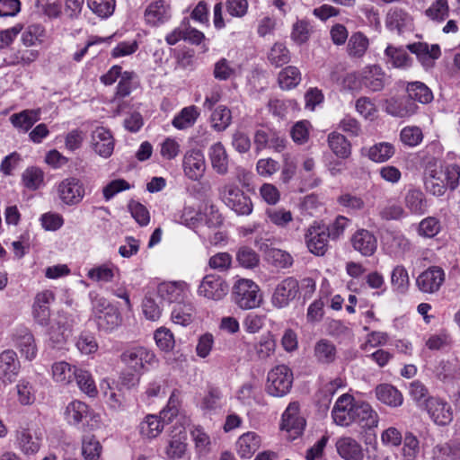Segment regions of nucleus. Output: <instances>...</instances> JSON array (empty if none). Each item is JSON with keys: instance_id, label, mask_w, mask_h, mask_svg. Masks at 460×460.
<instances>
[{"instance_id": "obj_1", "label": "nucleus", "mask_w": 460, "mask_h": 460, "mask_svg": "<svg viewBox=\"0 0 460 460\" xmlns=\"http://www.w3.org/2000/svg\"><path fill=\"white\" fill-rule=\"evenodd\" d=\"M460 166L448 164L445 167L429 164L425 172L424 184L427 191L434 196L440 197L447 189L455 190L459 184Z\"/></svg>"}, {"instance_id": "obj_2", "label": "nucleus", "mask_w": 460, "mask_h": 460, "mask_svg": "<svg viewBox=\"0 0 460 460\" xmlns=\"http://www.w3.org/2000/svg\"><path fill=\"white\" fill-rule=\"evenodd\" d=\"M345 82L350 89L366 88L369 92H380L389 84V76L378 65L365 66L362 70L347 75Z\"/></svg>"}, {"instance_id": "obj_3", "label": "nucleus", "mask_w": 460, "mask_h": 460, "mask_svg": "<svg viewBox=\"0 0 460 460\" xmlns=\"http://www.w3.org/2000/svg\"><path fill=\"white\" fill-rule=\"evenodd\" d=\"M217 196L226 207L239 216H248L252 212L251 198L233 181H224L217 188Z\"/></svg>"}, {"instance_id": "obj_4", "label": "nucleus", "mask_w": 460, "mask_h": 460, "mask_svg": "<svg viewBox=\"0 0 460 460\" xmlns=\"http://www.w3.org/2000/svg\"><path fill=\"white\" fill-rule=\"evenodd\" d=\"M232 300L239 308L250 310L261 305L263 296L260 287L253 280L240 279L233 287Z\"/></svg>"}, {"instance_id": "obj_5", "label": "nucleus", "mask_w": 460, "mask_h": 460, "mask_svg": "<svg viewBox=\"0 0 460 460\" xmlns=\"http://www.w3.org/2000/svg\"><path fill=\"white\" fill-rule=\"evenodd\" d=\"M293 373L286 365H278L270 369L267 376L266 391L274 397H282L291 389Z\"/></svg>"}, {"instance_id": "obj_6", "label": "nucleus", "mask_w": 460, "mask_h": 460, "mask_svg": "<svg viewBox=\"0 0 460 460\" xmlns=\"http://www.w3.org/2000/svg\"><path fill=\"white\" fill-rule=\"evenodd\" d=\"M330 239L327 225L322 222L314 221L305 233L306 247L316 256H323L327 252Z\"/></svg>"}, {"instance_id": "obj_7", "label": "nucleus", "mask_w": 460, "mask_h": 460, "mask_svg": "<svg viewBox=\"0 0 460 460\" xmlns=\"http://www.w3.org/2000/svg\"><path fill=\"white\" fill-rule=\"evenodd\" d=\"M121 361L136 373H140L147 366H154L157 363L155 353L141 346L126 349L120 355Z\"/></svg>"}, {"instance_id": "obj_8", "label": "nucleus", "mask_w": 460, "mask_h": 460, "mask_svg": "<svg viewBox=\"0 0 460 460\" xmlns=\"http://www.w3.org/2000/svg\"><path fill=\"white\" fill-rule=\"evenodd\" d=\"M229 291V286L225 279L217 274H208L203 277L198 288V295L212 301L222 300Z\"/></svg>"}, {"instance_id": "obj_9", "label": "nucleus", "mask_w": 460, "mask_h": 460, "mask_svg": "<svg viewBox=\"0 0 460 460\" xmlns=\"http://www.w3.org/2000/svg\"><path fill=\"white\" fill-rule=\"evenodd\" d=\"M299 282L293 277H287L279 281L271 296V304L274 307L282 309L290 305L299 293Z\"/></svg>"}, {"instance_id": "obj_10", "label": "nucleus", "mask_w": 460, "mask_h": 460, "mask_svg": "<svg viewBox=\"0 0 460 460\" xmlns=\"http://www.w3.org/2000/svg\"><path fill=\"white\" fill-rule=\"evenodd\" d=\"M57 193L63 204L75 206L83 200L85 190L83 182L78 178L68 177L57 185Z\"/></svg>"}, {"instance_id": "obj_11", "label": "nucleus", "mask_w": 460, "mask_h": 460, "mask_svg": "<svg viewBox=\"0 0 460 460\" xmlns=\"http://www.w3.org/2000/svg\"><path fill=\"white\" fill-rule=\"evenodd\" d=\"M305 420L299 415V404L296 402L289 403L282 414L281 429L286 430L289 439H296L305 429Z\"/></svg>"}, {"instance_id": "obj_12", "label": "nucleus", "mask_w": 460, "mask_h": 460, "mask_svg": "<svg viewBox=\"0 0 460 460\" xmlns=\"http://www.w3.org/2000/svg\"><path fill=\"white\" fill-rule=\"evenodd\" d=\"M357 402L349 394H342L336 401L332 411L334 422L342 427H348L355 420V406Z\"/></svg>"}, {"instance_id": "obj_13", "label": "nucleus", "mask_w": 460, "mask_h": 460, "mask_svg": "<svg viewBox=\"0 0 460 460\" xmlns=\"http://www.w3.org/2000/svg\"><path fill=\"white\" fill-rule=\"evenodd\" d=\"M444 281V270L440 267L431 266L418 276L416 285L421 292L434 294L439 290Z\"/></svg>"}, {"instance_id": "obj_14", "label": "nucleus", "mask_w": 460, "mask_h": 460, "mask_svg": "<svg viewBox=\"0 0 460 460\" xmlns=\"http://www.w3.org/2000/svg\"><path fill=\"white\" fill-rule=\"evenodd\" d=\"M182 167L184 174L191 181L200 180L206 172V162L203 153L199 149H191L183 156Z\"/></svg>"}, {"instance_id": "obj_15", "label": "nucleus", "mask_w": 460, "mask_h": 460, "mask_svg": "<svg viewBox=\"0 0 460 460\" xmlns=\"http://www.w3.org/2000/svg\"><path fill=\"white\" fill-rule=\"evenodd\" d=\"M254 145L257 152L265 148H271L276 152H282L286 148L287 140L278 131L258 129L254 134Z\"/></svg>"}, {"instance_id": "obj_16", "label": "nucleus", "mask_w": 460, "mask_h": 460, "mask_svg": "<svg viewBox=\"0 0 460 460\" xmlns=\"http://www.w3.org/2000/svg\"><path fill=\"white\" fill-rule=\"evenodd\" d=\"M426 409L435 423L441 426L448 425L453 420L451 406L444 400L429 397L426 400Z\"/></svg>"}, {"instance_id": "obj_17", "label": "nucleus", "mask_w": 460, "mask_h": 460, "mask_svg": "<svg viewBox=\"0 0 460 460\" xmlns=\"http://www.w3.org/2000/svg\"><path fill=\"white\" fill-rule=\"evenodd\" d=\"M15 438L18 448L26 456L35 455L41 447L42 436L40 432L22 428L16 431Z\"/></svg>"}, {"instance_id": "obj_18", "label": "nucleus", "mask_w": 460, "mask_h": 460, "mask_svg": "<svg viewBox=\"0 0 460 460\" xmlns=\"http://www.w3.org/2000/svg\"><path fill=\"white\" fill-rule=\"evenodd\" d=\"M55 300V295L50 290L39 292L33 302L32 314L34 320L42 326L49 324L50 318V304Z\"/></svg>"}, {"instance_id": "obj_19", "label": "nucleus", "mask_w": 460, "mask_h": 460, "mask_svg": "<svg viewBox=\"0 0 460 460\" xmlns=\"http://www.w3.org/2000/svg\"><path fill=\"white\" fill-rule=\"evenodd\" d=\"M21 364L16 353L7 349L0 354V379L3 383H13L20 372Z\"/></svg>"}, {"instance_id": "obj_20", "label": "nucleus", "mask_w": 460, "mask_h": 460, "mask_svg": "<svg viewBox=\"0 0 460 460\" xmlns=\"http://www.w3.org/2000/svg\"><path fill=\"white\" fill-rule=\"evenodd\" d=\"M350 243L362 256H372L377 249V239L367 229L357 230L350 237Z\"/></svg>"}, {"instance_id": "obj_21", "label": "nucleus", "mask_w": 460, "mask_h": 460, "mask_svg": "<svg viewBox=\"0 0 460 460\" xmlns=\"http://www.w3.org/2000/svg\"><path fill=\"white\" fill-rule=\"evenodd\" d=\"M407 49L417 56L418 60L425 69L433 67L435 60L441 55L440 48L438 44L429 46L426 42H415L407 45Z\"/></svg>"}, {"instance_id": "obj_22", "label": "nucleus", "mask_w": 460, "mask_h": 460, "mask_svg": "<svg viewBox=\"0 0 460 460\" xmlns=\"http://www.w3.org/2000/svg\"><path fill=\"white\" fill-rule=\"evenodd\" d=\"M92 146L99 155L110 157L114 149L111 133L103 127H97L92 133Z\"/></svg>"}, {"instance_id": "obj_23", "label": "nucleus", "mask_w": 460, "mask_h": 460, "mask_svg": "<svg viewBox=\"0 0 460 460\" xmlns=\"http://www.w3.org/2000/svg\"><path fill=\"white\" fill-rule=\"evenodd\" d=\"M74 323L75 320L68 319L65 314H58L56 323L49 330V339L54 347L59 348L66 342Z\"/></svg>"}, {"instance_id": "obj_24", "label": "nucleus", "mask_w": 460, "mask_h": 460, "mask_svg": "<svg viewBox=\"0 0 460 460\" xmlns=\"http://www.w3.org/2000/svg\"><path fill=\"white\" fill-rule=\"evenodd\" d=\"M188 290V285L184 281H173L161 283L157 288L158 296L169 303H180L183 301Z\"/></svg>"}, {"instance_id": "obj_25", "label": "nucleus", "mask_w": 460, "mask_h": 460, "mask_svg": "<svg viewBox=\"0 0 460 460\" xmlns=\"http://www.w3.org/2000/svg\"><path fill=\"white\" fill-rule=\"evenodd\" d=\"M419 106L407 97L391 98L385 102V111L398 118L410 117L417 112Z\"/></svg>"}, {"instance_id": "obj_26", "label": "nucleus", "mask_w": 460, "mask_h": 460, "mask_svg": "<svg viewBox=\"0 0 460 460\" xmlns=\"http://www.w3.org/2000/svg\"><path fill=\"white\" fill-rule=\"evenodd\" d=\"M208 157L212 169L218 175L225 176L229 172V159L221 142L213 144L208 149Z\"/></svg>"}, {"instance_id": "obj_27", "label": "nucleus", "mask_w": 460, "mask_h": 460, "mask_svg": "<svg viewBox=\"0 0 460 460\" xmlns=\"http://www.w3.org/2000/svg\"><path fill=\"white\" fill-rule=\"evenodd\" d=\"M171 18L170 5L163 0L151 3L145 11L146 22L153 26L164 23Z\"/></svg>"}, {"instance_id": "obj_28", "label": "nucleus", "mask_w": 460, "mask_h": 460, "mask_svg": "<svg viewBox=\"0 0 460 460\" xmlns=\"http://www.w3.org/2000/svg\"><path fill=\"white\" fill-rule=\"evenodd\" d=\"M339 456L344 460H363L362 446L353 438L343 437L336 442Z\"/></svg>"}, {"instance_id": "obj_29", "label": "nucleus", "mask_w": 460, "mask_h": 460, "mask_svg": "<svg viewBox=\"0 0 460 460\" xmlns=\"http://www.w3.org/2000/svg\"><path fill=\"white\" fill-rule=\"evenodd\" d=\"M386 26L391 31H396L399 34L412 29L411 16L402 9L394 8L388 12Z\"/></svg>"}, {"instance_id": "obj_30", "label": "nucleus", "mask_w": 460, "mask_h": 460, "mask_svg": "<svg viewBox=\"0 0 460 460\" xmlns=\"http://www.w3.org/2000/svg\"><path fill=\"white\" fill-rule=\"evenodd\" d=\"M261 437L255 432L249 431L239 437L236 442V451L240 457L250 458L261 447Z\"/></svg>"}, {"instance_id": "obj_31", "label": "nucleus", "mask_w": 460, "mask_h": 460, "mask_svg": "<svg viewBox=\"0 0 460 460\" xmlns=\"http://www.w3.org/2000/svg\"><path fill=\"white\" fill-rule=\"evenodd\" d=\"M196 316L194 305L188 301H181L176 304L172 311V321L181 326H188Z\"/></svg>"}, {"instance_id": "obj_32", "label": "nucleus", "mask_w": 460, "mask_h": 460, "mask_svg": "<svg viewBox=\"0 0 460 460\" xmlns=\"http://www.w3.org/2000/svg\"><path fill=\"white\" fill-rule=\"evenodd\" d=\"M354 422L366 429L376 428L378 424V414L368 403L357 402Z\"/></svg>"}, {"instance_id": "obj_33", "label": "nucleus", "mask_w": 460, "mask_h": 460, "mask_svg": "<svg viewBox=\"0 0 460 460\" xmlns=\"http://www.w3.org/2000/svg\"><path fill=\"white\" fill-rule=\"evenodd\" d=\"M15 346L29 360L33 359L37 354V348L33 335L27 329L19 330L14 335Z\"/></svg>"}, {"instance_id": "obj_34", "label": "nucleus", "mask_w": 460, "mask_h": 460, "mask_svg": "<svg viewBox=\"0 0 460 460\" xmlns=\"http://www.w3.org/2000/svg\"><path fill=\"white\" fill-rule=\"evenodd\" d=\"M375 393L377 400L388 406L398 407L402 403L403 398L402 394L392 385H378L375 389Z\"/></svg>"}, {"instance_id": "obj_35", "label": "nucleus", "mask_w": 460, "mask_h": 460, "mask_svg": "<svg viewBox=\"0 0 460 460\" xmlns=\"http://www.w3.org/2000/svg\"><path fill=\"white\" fill-rule=\"evenodd\" d=\"M404 205L411 213L423 215L427 211L428 203L425 194L416 189L409 190L404 196Z\"/></svg>"}, {"instance_id": "obj_36", "label": "nucleus", "mask_w": 460, "mask_h": 460, "mask_svg": "<svg viewBox=\"0 0 460 460\" xmlns=\"http://www.w3.org/2000/svg\"><path fill=\"white\" fill-rule=\"evenodd\" d=\"M407 98L411 102H419L422 104L429 103L433 100L431 90L422 82L414 81L406 85Z\"/></svg>"}, {"instance_id": "obj_37", "label": "nucleus", "mask_w": 460, "mask_h": 460, "mask_svg": "<svg viewBox=\"0 0 460 460\" xmlns=\"http://www.w3.org/2000/svg\"><path fill=\"white\" fill-rule=\"evenodd\" d=\"M369 46L367 37L360 31L354 32L349 39L347 51L351 58H362Z\"/></svg>"}, {"instance_id": "obj_38", "label": "nucleus", "mask_w": 460, "mask_h": 460, "mask_svg": "<svg viewBox=\"0 0 460 460\" xmlns=\"http://www.w3.org/2000/svg\"><path fill=\"white\" fill-rule=\"evenodd\" d=\"M314 354L318 362L330 364L336 358V348L332 341L321 339L314 345Z\"/></svg>"}, {"instance_id": "obj_39", "label": "nucleus", "mask_w": 460, "mask_h": 460, "mask_svg": "<svg viewBox=\"0 0 460 460\" xmlns=\"http://www.w3.org/2000/svg\"><path fill=\"white\" fill-rule=\"evenodd\" d=\"M119 271L118 268L112 263H103L90 269L87 272V278L95 282H111Z\"/></svg>"}, {"instance_id": "obj_40", "label": "nucleus", "mask_w": 460, "mask_h": 460, "mask_svg": "<svg viewBox=\"0 0 460 460\" xmlns=\"http://www.w3.org/2000/svg\"><path fill=\"white\" fill-rule=\"evenodd\" d=\"M39 119L40 111L37 110H25L10 117L12 124L24 131H28Z\"/></svg>"}, {"instance_id": "obj_41", "label": "nucleus", "mask_w": 460, "mask_h": 460, "mask_svg": "<svg viewBox=\"0 0 460 460\" xmlns=\"http://www.w3.org/2000/svg\"><path fill=\"white\" fill-rule=\"evenodd\" d=\"M386 62L392 64L396 68H406L411 66L412 60L408 53L402 49H397L391 45L385 50Z\"/></svg>"}, {"instance_id": "obj_42", "label": "nucleus", "mask_w": 460, "mask_h": 460, "mask_svg": "<svg viewBox=\"0 0 460 460\" xmlns=\"http://www.w3.org/2000/svg\"><path fill=\"white\" fill-rule=\"evenodd\" d=\"M77 368L66 361L56 362L52 366L53 379L60 384L68 385L75 378Z\"/></svg>"}, {"instance_id": "obj_43", "label": "nucleus", "mask_w": 460, "mask_h": 460, "mask_svg": "<svg viewBox=\"0 0 460 460\" xmlns=\"http://www.w3.org/2000/svg\"><path fill=\"white\" fill-rule=\"evenodd\" d=\"M99 314L96 316V323L98 328L105 332H111L119 326L121 323V316L116 307L110 308L108 311Z\"/></svg>"}, {"instance_id": "obj_44", "label": "nucleus", "mask_w": 460, "mask_h": 460, "mask_svg": "<svg viewBox=\"0 0 460 460\" xmlns=\"http://www.w3.org/2000/svg\"><path fill=\"white\" fill-rule=\"evenodd\" d=\"M301 78L299 69L296 66H288L279 72L278 82L282 89L290 90L299 84Z\"/></svg>"}, {"instance_id": "obj_45", "label": "nucleus", "mask_w": 460, "mask_h": 460, "mask_svg": "<svg viewBox=\"0 0 460 460\" xmlns=\"http://www.w3.org/2000/svg\"><path fill=\"white\" fill-rule=\"evenodd\" d=\"M88 406L80 401L71 402L66 408L65 417L69 424L76 425L88 416Z\"/></svg>"}, {"instance_id": "obj_46", "label": "nucleus", "mask_w": 460, "mask_h": 460, "mask_svg": "<svg viewBox=\"0 0 460 460\" xmlns=\"http://www.w3.org/2000/svg\"><path fill=\"white\" fill-rule=\"evenodd\" d=\"M328 144L337 156L348 158L350 155V144L343 135L336 132L329 134Z\"/></svg>"}, {"instance_id": "obj_47", "label": "nucleus", "mask_w": 460, "mask_h": 460, "mask_svg": "<svg viewBox=\"0 0 460 460\" xmlns=\"http://www.w3.org/2000/svg\"><path fill=\"white\" fill-rule=\"evenodd\" d=\"M265 215L269 222L279 228L287 227L293 220L292 212L285 208H268Z\"/></svg>"}, {"instance_id": "obj_48", "label": "nucleus", "mask_w": 460, "mask_h": 460, "mask_svg": "<svg viewBox=\"0 0 460 460\" xmlns=\"http://www.w3.org/2000/svg\"><path fill=\"white\" fill-rule=\"evenodd\" d=\"M164 429V422L156 415H147L139 425L140 434L147 438H156Z\"/></svg>"}, {"instance_id": "obj_49", "label": "nucleus", "mask_w": 460, "mask_h": 460, "mask_svg": "<svg viewBox=\"0 0 460 460\" xmlns=\"http://www.w3.org/2000/svg\"><path fill=\"white\" fill-rule=\"evenodd\" d=\"M199 113L194 105L183 108L172 119V125L178 129H185L191 127L197 120Z\"/></svg>"}, {"instance_id": "obj_50", "label": "nucleus", "mask_w": 460, "mask_h": 460, "mask_svg": "<svg viewBox=\"0 0 460 460\" xmlns=\"http://www.w3.org/2000/svg\"><path fill=\"white\" fill-rule=\"evenodd\" d=\"M427 18L433 22H442L449 15L447 0H435L424 12Z\"/></svg>"}, {"instance_id": "obj_51", "label": "nucleus", "mask_w": 460, "mask_h": 460, "mask_svg": "<svg viewBox=\"0 0 460 460\" xmlns=\"http://www.w3.org/2000/svg\"><path fill=\"white\" fill-rule=\"evenodd\" d=\"M266 260L277 268L287 269L293 264V257L286 251L270 248L265 252Z\"/></svg>"}, {"instance_id": "obj_52", "label": "nucleus", "mask_w": 460, "mask_h": 460, "mask_svg": "<svg viewBox=\"0 0 460 460\" xmlns=\"http://www.w3.org/2000/svg\"><path fill=\"white\" fill-rule=\"evenodd\" d=\"M394 154V147L389 143H378L368 149L367 156L376 163H384Z\"/></svg>"}, {"instance_id": "obj_53", "label": "nucleus", "mask_w": 460, "mask_h": 460, "mask_svg": "<svg viewBox=\"0 0 460 460\" xmlns=\"http://www.w3.org/2000/svg\"><path fill=\"white\" fill-rule=\"evenodd\" d=\"M46 31L40 24L29 25L22 32V40L25 46H33L43 42Z\"/></svg>"}, {"instance_id": "obj_54", "label": "nucleus", "mask_w": 460, "mask_h": 460, "mask_svg": "<svg viewBox=\"0 0 460 460\" xmlns=\"http://www.w3.org/2000/svg\"><path fill=\"white\" fill-rule=\"evenodd\" d=\"M231 111L226 106H218L211 114V124L217 131L225 130L231 123Z\"/></svg>"}, {"instance_id": "obj_55", "label": "nucleus", "mask_w": 460, "mask_h": 460, "mask_svg": "<svg viewBox=\"0 0 460 460\" xmlns=\"http://www.w3.org/2000/svg\"><path fill=\"white\" fill-rule=\"evenodd\" d=\"M102 446L93 435H85L82 443V454L85 460H97L100 457Z\"/></svg>"}, {"instance_id": "obj_56", "label": "nucleus", "mask_w": 460, "mask_h": 460, "mask_svg": "<svg viewBox=\"0 0 460 460\" xmlns=\"http://www.w3.org/2000/svg\"><path fill=\"white\" fill-rule=\"evenodd\" d=\"M23 185L31 190H38L44 181V173L38 167H29L22 173Z\"/></svg>"}, {"instance_id": "obj_57", "label": "nucleus", "mask_w": 460, "mask_h": 460, "mask_svg": "<svg viewBox=\"0 0 460 460\" xmlns=\"http://www.w3.org/2000/svg\"><path fill=\"white\" fill-rule=\"evenodd\" d=\"M253 348L259 359H266L274 353L276 342L273 337L268 333L262 335L259 341L254 344Z\"/></svg>"}, {"instance_id": "obj_58", "label": "nucleus", "mask_w": 460, "mask_h": 460, "mask_svg": "<svg viewBox=\"0 0 460 460\" xmlns=\"http://www.w3.org/2000/svg\"><path fill=\"white\" fill-rule=\"evenodd\" d=\"M75 379L76 380L78 387L82 392L85 393L91 397L97 395V388L91 374L83 369H77Z\"/></svg>"}, {"instance_id": "obj_59", "label": "nucleus", "mask_w": 460, "mask_h": 460, "mask_svg": "<svg viewBox=\"0 0 460 460\" xmlns=\"http://www.w3.org/2000/svg\"><path fill=\"white\" fill-rule=\"evenodd\" d=\"M391 283L394 289L399 293H405L408 289L410 280L406 269L402 266H396L391 274Z\"/></svg>"}, {"instance_id": "obj_60", "label": "nucleus", "mask_w": 460, "mask_h": 460, "mask_svg": "<svg viewBox=\"0 0 460 460\" xmlns=\"http://www.w3.org/2000/svg\"><path fill=\"white\" fill-rule=\"evenodd\" d=\"M268 59L272 66H281L289 62V51L284 44L275 43L268 54Z\"/></svg>"}, {"instance_id": "obj_61", "label": "nucleus", "mask_w": 460, "mask_h": 460, "mask_svg": "<svg viewBox=\"0 0 460 460\" xmlns=\"http://www.w3.org/2000/svg\"><path fill=\"white\" fill-rule=\"evenodd\" d=\"M420 453V443L411 432H406L403 438L402 455L403 460H415Z\"/></svg>"}, {"instance_id": "obj_62", "label": "nucleus", "mask_w": 460, "mask_h": 460, "mask_svg": "<svg viewBox=\"0 0 460 460\" xmlns=\"http://www.w3.org/2000/svg\"><path fill=\"white\" fill-rule=\"evenodd\" d=\"M89 8L98 16L107 18L115 10V0H87Z\"/></svg>"}, {"instance_id": "obj_63", "label": "nucleus", "mask_w": 460, "mask_h": 460, "mask_svg": "<svg viewBox=\"0 0 460 460\" xmlns=\"http://www.w3.org/2000/svg\"><path fill=\"white\" fill-rule=\"evenodd\" d=\"M236 261L240 266L246 269H252L258 266L260 259L255 251L252 248L243 246L238 250L236 253Z\"/></svg>"}, {"instance_id": "obj_64", "label": "nucleus", "mask_w": 460, "mask_h": 460, "mask_svg": "<svg viewBox=\"0 0 460 460\" xmlns=\"http://www.w3.org/2000/svg\"><path fill=\"white\" fill-rule=\"evenodd\" d=\"M128 207L131 216L139 224V226H145L149 224V211L143 204L138 201L130 200Z\"/></svg>"}]
</instances>
